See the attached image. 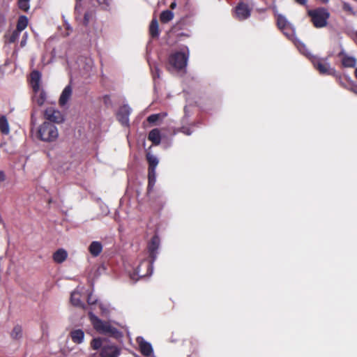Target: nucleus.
<instances>
[{"label":"nucleus","instance_id":"f257e3e1","mask_svg":"<svg viewBox=\"0 0 357 357\" xmlns=\"http://www.w3.org/2000/svg\"><path fill=\"white\" fill-rule=\"evenodd\" d=\"M89 316L93 328L98 333L114 337L119 335V331L112 326L109 322L101 320L92 312H89Z\"/></svg>","mask_w":357,"mask_h":357},{"label":"nucleus","instance_id":"f03ea898","mask_svg":"<svg viewBox=\"0 0 357 357\" xmlns=\"http://www.w3.org/2000/svg\"><path fill=\"white\" fill-rule=\"evenodd\" d=\"M93 349H101L102 357H117L120 354L119 349L114 345L109 344L106 339L94 338L91 342Z\"/></svg>","mask_w":357,"mask_h":357},{"label":"nucleus","instance_id":"7ed1b4c3","mask_svg":"<svg viewBox=\"0 0 357 357\" xmlns=\"http://www.w3.org/2000/svg\"><path fill=\"white\" fill-rule=\"evenodd\" d=\"M37 136L43 142H53L57 139L59 131L54 124L45 121L38 127Z\"/></svg>","mask_w":357,"mask_h":357},{"label":"nucleus","instance_id":"20e7f679","mask_svg":"<svg viewBox=\"0 0 357 357\" xmlns=\"http://www.w3.org/2000/svg\"><path fill=\"white\" fill-rule=\"evenodd\" d=\"M308 15L311 18L313 25L316 28H323L327 25L328 19L330 13L324 8H318L307 11Z\"/></svg>","mask_w":357,"mask_h":357},{"label":"nucleus","instance_id":"39448f33","mask_svg":"<svg viewBox=\"0 0 357 357\" xmlns=\"http://www.w3.org/2000/svg\"><path fill=\"white\" fill-rule=\"evenodd\" d=\"M188 58V50L187 52H176L169 55V64L176 70H182L186 68Z\"/></svg>","mask_w":357,"mask_h":357},{"label":"nucleus","instance_id":"423d86ee","mask_svg":"<svg viewBox=\"0 0 357 357\" xmlns=\"http://www.w3.org/2000/svg\"><path fill=\"white\" fill-rule=\"evenodd\" d=\"M153 262L154 261L151 259L142 260L135 271L130 274V278L134 281H137L139 278L151 275L153 273Z\"/></svg>","mask_w":357,"mask_h":357},{"label":"nucleus","instance_id":"0eeeda50","mask_svg":"<svg viewBox=\"0 0 357 357\" xmlns=\"http://www.w3.org/2000/svg\"><path fill=\"white\" fill-rule=\"evenodd\" d=\"M277 24L278 28L283 32V33L288 38L293 40L294 36V29L286 17L282 15H278Z\"/></svg>","mask_w":357,"mask_h":357},{"label":"nucleus","instance_id":"6e6552de","mask_svg":"<svg viewBox=\"0 0 357 357\" xmlns=\"http://www.w3.org/2000/svg\"><path fill=\"white\" fill-rule=\"evenodd\" d=\"M45 119L50 123H61L64 118L62 113L54 107L47 108L44 112Z\"/></svg>","mask_w":357,"mask_h":357},{"label":"nucleus","instance_id":"1a4fd4ad","mask_svg":"<svg viewBox=\"0 0 357 357\" xmlns=\"http://www.w3.org/2000/svg\"><path fill=\"white\" fill-rule=\"evenodd\" d=\"M312 62L314 68L317 69L321 74L331 75L335 71L326 61L313 58Z\"/></svg>","mask_w":357,"mask_h":357},{"label":"nucleus","instance_id":"9d476101","mask_svg":"<svg viewBox=\"0 0 357 357\" xmlns=\"http://www.w3.org/2000/svg\"><path fill=\"white\" fill-rule=\"evenodd\" d=\"M235 17L239 20H244L250 16L251 10L248 4L240 3L235 8Z\"/></svg>","mask_w":357,"mask_h":357},{"label":"nucleus","instance_id":"9b49d317","mask_svg":"<svg viewBox=\"0 0 357 357\" xmlns=\"http://www.w3.org/2000/svg\"><path fill=\"white\" fill-rule=\"evenodd\" d=\"M131 112L132 109L128 105L120 107L117 113V119L123 126H128L129 125V116Z\"/></svg>","mask_w":357,"mask_h":357},{"label":"nucleus","instance_id":"f8f14e48","mask_svg":"<svg viewBox=\"0 0 357 357\" xmlns=\"http://www.w3.org/2000/svg\"><path fill=\"white\" fill-rule=\"evenodd\" d=\"M160 245V238L158 236H154L148 245L150 259L155 261L157 257V251Z\"/></svg>","mask_w":357,"mask_h":357},{"label":"nucleus","instance_id":"ddd939ff","mask_svg":"<svg viewBox=\"0 0 357 357\" xmlns=\"http://www.w3.org/2000/svg\"><path fill=\"white\" fill-rule=\"evenodd\" d=\"M137 342L139 344L140 351L144 356H151L153 355V348L149 342L145 341L142 337H138Z\"/></svg>","mask_w":357,"mask_h":357},{"label":"nucleus","instance_id":"4468645a","mask_svg":"<svg viewBox=\"0 0 357 357\" xmlns=\"http://www.w3.org/2000/svg\"><path fill=\"white\" fill-rule=\"evenodd\" d=\"M33 101L39 106L43 105L47 98L46 93L44 91V90L41 89L40 88H39L37 90H33Z\"/></svg>","mask_w":357,"mask_h":357},{"label":"nucleus","instance_id":"2eb2a0df","mask_svg":"<svg viewBox=\"0 0 357 357\" xmlns=\"http://www.w3.org/2000/svg\"><path fill=\"white\" fill-rule=\"evenodd\" d=\"M70 302L76 307H84V303L81 301V291L79 287L71 293Z\"/></svg>","mask_w":357,"mask_h":357},{"label":"nucleus","instance_id":"dca6fc26","mask_svg":"<svg viewBox=\"0 0 357 357\" xmlns=\"http://www.w3.org/2000/svg\"><path fill=\"white\" fill-rule=\"evenodd\" d=\"M72 92L73 90L70 85H68L64 88L59 100L61 106H64L68 102L72 96Z\"/></svg>","mask_w":357,"mask_h":357},{"label":"nucleus","instance_id":"f3484780","mask_svg":"<svg viewBox=\"0 0 357 357\" xmlns=\"http://www.w3.org/2000/svg\"><path fill=\"white\" fill-rule=\"evenodd\" d=\"M41 75L38 71H33L30 76V83L33 90H37L40 87Z\"/></svg>","mask_w":357,"mask_h":357},{"label":"nucleus","instance_id":"a211bd4d","mask_svg":"<svg viewBox=\"0 0 357 357\" xmlns=\"http://www.w3.org/2000/svg\"><path fill=\"white\" fill-rule=\"evenodd\" d=\"M102 250V245L99 241H92L89 246V251L93 257H98Z\"/></svg>","mask_w":357,"mask_h":357},{"label":"nucleus","instance_id":"6ab92c4d","mask_svg":"<svg viewBox=\"0 0 357 357\" xmlns=\"http://www.w3.org/2000/svg\"><path fill=\"white\" fill-rule=\"evenodd\" d=\"M70 337L75 344H81L84 339V333L81 329L73 330L70 332Z\"/></svg>","mask_w":357,"mask_h":357},{"label":"nucleus","instance_id":"aec40b11","mask_svg":"<svg viewBox=\"0 0 357 357\" xmlns=\"http://www.w3.org/2000/svg\"><path fill=\"white\" fill-rule=\"evenodd\" d=\"M85 74L90 73L93 68V61L91 58H84L80 59V64Z\"/></svg>","mask_w":357,"mask_h":357},{"label":"nucleus","instance_id":"412c9836","mask_svg":"<svg viewBox=\"0 0 357 357\" xmlns=\"http://www.w3.org/2000/svg\"><path fill=\"white\" fill-rule=\"evenodd\" d=\"M146 160L149 163L148 171H155L159 162L158 158L153 154L149 152L146 153Z\"/></svg>","mask_w":357,"mask_h":357},{"label":"nucleus","instance_id":"4be33fe9","mask_svg":"<svg viewBox=\"0 0 357 357\" xmlns=\"http://www.w3.org/2000/svg\"><path fill=\"white\" fill-rule=\"evenodd\" d=\"M68 257V253L64 249H59L53 255V259L55 262L61 264Z\"/></svg>","mask_w":357,"mask_h":357},{"label":"nucleus","instance_id":"5701e85b","mask_svg":"<svg viewBox=\"0 0 357 357\" xmlns=\"http://www.w3.org/2000/svg\"><path fill=\"white\" fill-rule=\"evenodd\" d=\"M148 139L155 145H159L161 141L160 130L157 128L153 129L149 134Z\"/></svg>","mask_w":357,"mask_h":357},{"label":"nucleus","instance_id":"b1692460","mask_svg":"<svg viewBox=\"0 0 357 357\" xmlns=\"http://www.w3.org/2000/svg\"><path fill=\"white\" fill-rule=\"evenodd\" d=\"M148 191L150 192L153 190L155 182H156V172L155 171H148Z\"/></svg>","mask_w":357,"mask_h":357},{"label":"nucleus","instance_id":"393cba45","mask_svg":"<svg viewBox=\"0 0 357 357\" xmlns=\"http://www.w3.org/2000/svg\"><path fill=\"white\" fill-rule=\"evenodd\" d=\"M149 32L153 38L158 37L159 35L158 22L156 19L152 20L150 26Z\"/></svg>","mask_w":357,"mask_h":357},{"label":"nucleus","instance_id":"a878e982","mask_svg":"<svg viewBox=\"0 0 357 357\" xmlns=\"http://www.w3.org/2000/svg\"><path fill=\"white\" fill-rule=\"evenodd\" d=\"M0 130L3 134L8 135L9 133V124L5 116L0 117Z\"/></svg>","mask_w":357,"mask_h":357},{"label":"nucleus","instance_id":"bb28decb","mask_svg":"<svg viewBox=\"0 0 357 357\" xmlns=\"http://www.w3.org/2000/svg\"><path fill=\"white\" fill-rule=\"evenodd\" d=\"M174 18V13L169 10H164L161 13L160 20L162 23H167Z\"/></svg>","mask_w":357,"mask_h":357},{"label":"nucleus","instance_id":"cd10ccee","mask_svg":"<svg viewBox=\"0 0 357 357\" xmlns=\"http://www.w3.org/2000/svg\"><path fill=\"white\" fill-rule=\"evenodd\" d=\"M22 328L19 324L15 325L10 333L11 337L15 340L22 338Z\"/></svg>","mask_w":357,"mask_h":357},{"label":"nucleus","instance_id":"c85d7f7f","mask_svg":"<svg viewBox=\"0 0 357 357\" xmlns=\"http://www.w3.org/2000/svg\"><path fill=\"white\" fill-rule=\"evenodd\" d=\"M28 25V18L24 15H21L17 23L16 29L22 32Z\"/></svg>","mask_w":357,"mask_h":357},{"label":"nucleus","instance_id":"c756f323","mask_svg":"<svg viewBox=\"0 0 357 357\" xmlns=\"http://www.w3.org/2000/svg\"><path fill=\"white\" fill-rule=\"evenodd\" d=\"M342 65L345 67H354L356 60L353 56L344 55L342 59Z\"/></svg>","mask_w":357,"mask_h":357},{"label":"nucleus","instance_id":"7c9ffc66","mask_svg":"<svg viewBox=\"0 0 357 357\" xmlns=\"http://www.w3.org/2000/svg\"><path fill=\"white\" fill-rule=\"evenodd\" d=\"M20 33L21 32L20 31L15 29V30L13 31L11 33L6 34V37L7 41L9 43H13L16 42L20 37Z\"/></svg>","mask_w":357,"mask_h":357},{"label":"nucleus","instance_id":"2f4dec72","mask_svg":"<svg viewBox=\"0 0 357 357\" xmlns=\"http://www.w3.org/2000/svg\"><path fill=\"white\" fill-rule=\"evenodd\" d=\"M166 116H167V113H160V114H151V115H150V116L148 117L147 121H148L150 123H155L156 121H158V120L162 119H163V118H165Z\"/></svg>","mask_w":357,"mask_h":357},{"label":"nucleus","instance_id":"473e14b6","mask_svg":"<svg viewBox=\"0 0 357 357\" xmlns=\"http://www.w3.org/2000/svg\"><path fill=\"white\" fill-rule=\"evenodd\" d=\"M294 43L301 54H305L307 56H310V53L307 52V50L305 44H303L298 40H296V41H294Z\"/></svg>","mask_w":357,"mask_h":357},{"label":"nucleus","instance_id":"72a5a7b5","mask_svg":"<svg viewBox=\"0 0 357 357\" xmlns=\"http://www.w3.org/2000/svg\"><path fill=\"white\" fill-rule=\"evenodd\" d=\"M99 308L101 311L102 316L107 317L110 312L109 305L107 303H100L98 304Z\"/></svg>","mask_w":357,"mask_h":357},{"label":"nucleus","instance_id":"f704fd0d","mask_svg":"<svg viewBox=\"0 0 357 357\" xmlns=\"http://www.w3.org/2000/svg\"><path fill=\"white\" fill-rule=\"evenodd\" d=\"M30 0H18V5L21 10L28 11L29 9Z\"/></svg>","mask_w":357,"mask_h":357},{"label":"nucleus","instance_id":"c9c22d12","mask_svg":"<svg viewBox=\"0 0 357 357\" xmlns=\"http://www.w3.org/2000/svg\"><path fill=\"white\" fill-rule=\"evenodd\" d=\"M100 6H102V9L105 10H109L111 6V0H96Z\"/></svg>","mask_w":357,"mask_h":357},{"label":"nucleus","instance_id":"e433bc0d","mask_svg":"<svg viewBox=\"0 0 357 357\" xmlns=\"http://www.w3.org/2000/svg\"><path fill=\"white\" fill-rule=\"evenodd\" d=\"M150 68L153 79L155 80L156 78H160V70L159 68L157 66H153L151 64H150Z\"/></svg>","mask_w":357,"mask_h":357},{"label":"nucleus","instance_id":"4c0bfd02","mask_svg":"<svg viewBox=\"0 0 357 357\" xmlns=\"http://www.w3.org/2000/svg\"><path fill=\"white\" fill-rule=\"evenodd\" d=\"M87 303L89 305H94L97 303V299L92 294H89L87 297Z\"/></svg>","mask_w":357,"mask_h":357},{"label":"nucleus","instance_id":"58836bf2","mask_svg":"<svg viewBox=\"0 0 357 357\" xmlns=\"http://www.w3.org/2000/svg\"><path fill=\"white\" fill-rule=\"evenodd\" d=\"M27 38H28V34H27L26 32H25L23 34V36H22V40H21V43H20L22 47H24V46L26 45V41H27Z\"/></svg>","mask_w":357,"mask_h":357},{"label":"nucleus","instance_id":"ea45409f","mask_svg":"<svg viewBox=\"0 0 357 357\" xmlns=\"http://www.w3.org/2000/svg\"><path fill=\"white\" fill-rule=\"evenodd\" d=\"M343 9L346 11H349L350 13H352L353 12V9H352V7L351 6V5L348 3H343Z\"/></svg>","mask_w":357,"mask_h":357},{"label":"nucleus","instance_id":"a19ab883","mask_svg":"<svg viewBox=\"0 0 357 357\" xmlns=\"http://www.w3.org/2000/svg\"><path fill=\"white\" fill-rule=\"evenodd\" d=\"M181 132L184 134H185L186 135H190L192 132V131L190 130V128H187V127H183L181 128Z\"/></svg>","mask_w":357,"mask_h":357},{"label":"nucleus","instance_id":"79ce46f5","mask_svg":"<svg viewBox=\"0 0 357 357\" xmlns=\"http://www.w3.org/2000/svg\"><path fill=\"white\" fill-rule=\"evenodd\" d=\"M6 22V17L3 15L0 14V27H2Z\"/></svg>","mask_w":357,"mask_h":357},{"label":"nucleus","instance_id":"37998d69","mask_svg":"<svg viewBox=\"0 0 357 357\" xmlns=\"http://www.w3.org/2000/svg\"><path fill=\"white\" fill-rule=\"evenodd\" d=\"M89 21V16L88 13H85L84 16V23L86 25Z\"/></svg>","mask_w":357,"mask_h":357},{"label":"nucleus","instance_id":"c03bdc74","mask_svg":"<svg viewBox=\"0 0 357 357\" xmlns=\"http://www.w3.org/2000/svg\"><path fill=\"white\" fill-rule=\"evenodd\" d=\"M5 179V175L3 172L0 171V182L4 181Z\"/></svg>","mask_w":357,"mask_h":357},{"label":"nucleus","instance_id":"a18cd8bd","mask_svg":"<svg viewBox=\"0 0 357 357\" xmlns=\"http://www.w3.org/2000/svg\"><path fill=\"white\" fill-rule=\"evenodd\" d=\"M295 1L301 5H305L307 2V0H295Z\"/></svg>","mask_w":357,"mask_h":357},{"label":"nucleus","instance_id":"49530a36","mask_svg":"<svg viewBox=\"0 0 357 357\" xmlns=\"http://www.w3.org/2000/svg\"><path fill=\"white\" fill-rule=\"evenodd\" d=\"M176 2H172V3H171V5H170V8H171L172 9H174V8H176Z\"/></svg>","mask_w":357,"mask_h":357},{"label":"nucleus","instance_id":"de8ad7c7","mask_svg":"<svg viewBox=\"0 0 357 357\" xmlns=\"http://www.w3.org/2000/svg\"><path fill=\"white\" fill-rule=\"evenodd\" d=\"M354 93L357 94V87H352L351 89Z\"/></svg>","mask_w":357,"mask_h":357},{"label":"nucleus","instance_id":"09e8293b","mask_svg":"<svg viewBox=\"0 0 357 357\" xmlns=\"http://www.w3.org/2000/svg\"><path fill=\"white\" fill-rule=\"evenodd\" d=\"M80 6V4L77 3L75 6V10H77L78 9V7Z\"/></svg>","mask_w":357,"mask_h":357},{"label":"nucleus","instance_id":"8fccbe9b","mask_svg":"<svg viewBox=\"0 0 357 357\" xmlns=\"http://www.w3.org/2000/svg\"><path fill=\"white\" fill-rule=\"evenodd\" d=\"M355 75H356V77L357 78V68L355 70Z\"/></svg>","mask_w":357,"mask_h":357},{"label":"nucleus","instance_id":"3c124183","mask_svg":"<svg viewBox=\"0 0 357 357\" xmlns=\"http://www.w3.org/2000/svg\"><path fill=\"white\" fill-rule=\"evenodd\" d=\"M323 2L326 3L328 2L329 0H321Z\"/></svg>","mask_w":357,"mask_h":357},{"label":"nucleus","instance_id":"603ef678","mask_svg":"<svg viewBox=\"0 0 357 357\" xmlns=\"http://www.w3.org/2000/svg\"><path fill=\"white\" fill-rule=\"evenodd\" d=\"M356 37H357V31H356Z\"/></svg>","mask_w":357,"mask_h":357}]
</instances>
